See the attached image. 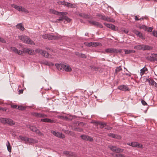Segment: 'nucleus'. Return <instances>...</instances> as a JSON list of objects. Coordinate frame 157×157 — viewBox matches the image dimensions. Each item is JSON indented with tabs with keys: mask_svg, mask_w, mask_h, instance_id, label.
<instances>
[{
	"mask_svg": "<svg viewBox=\"0 0 157 157\" xmlns=\"http://www.w3.org/2000/svg\"><path fill=\"white\" fill-rule=\"evenodd\" d=\"M55 66L56 67L57 69L59 71L62 70H65L66 71H71V69L69 66L63 64H55Z\"/></svg>",
	"mask_w": 157,
	"mask_h": 157,
	"instance_id": "obj_1",
	"label": "nucleus"
},
{
	"mask_svg": "<svg viewBox=\"0 0 157 157\" xmlns=\"http://www.w3.org/2000/svg\"><path fill=\"white\" fill-rule=\"evenodd\" d=\"M19 38L23 43L31 45H35V43L28 36L22 35L19 36Z\"/></svg>",
	"mask_w": 157,
	"mask_h": 157,
	"instance_id": "obj_2",
	"label": "nucleus"
},
{
	"mask_svg": "<svg viewBox=\"0 0 157 157\" xmlns=\"http://www.w3.org/2000/svg\"><path fill=\"white\" fill-rule=\"evenodd\" d=\"M50 11L51 13L55 14L58 15H61L62 16L59 17V19H57V21H62L64 19V15H66L67 13L65 12H59L54 10H51Z\"/></svg>",
	"mask_w": 157,
	"mask_h": 157,
	"instance_id": "obj_3",
	"label": "nucleus"
},
{
	"mask_svg": "<svg viewBox=\"0 0 157 157\" xmlns=\"http://www.w3.org/2000/svg\"><path fill=\"white\" fill-rule=\"evenodd\" d=\"M157 54H151L150 56L148 57V59L152 62L155 61H157Z\"/></svg>",
	"mask_w": 157,
	"mask_h": 157,
	"instance_id": "obj_4",
	"label": "nucleus"
},
{
	"mask_svg": "<svg viewBox=\"0 0 157 157\" xmlns=\"http://www.w3.org/2000/svg\"><path fill=\"white\" fill-rule=\"evenodd\" d=\"M127 144L133 147H138L139 148H142V145L141 144H139L138 143L136 142H132L127 143Z\"/></svg>",
	"mask_w": 157,
	"mask_h": 157,
	"instance_id": "obj_5",
	"label": "nucleus"
},
{
	"mask_svg": "<svg viewBox=\"0 0 157 157\" xmlns=\"http://www.w3.org/2000/svg\"><path fill=\"white\" fill-rule=\"evenodd\" d=\"M89 23L92 24L93 25L96 26L98 27H99L100 28H102L103 27V26L101 24V23L93 21H89Z\"/></svg>",
	"mask_w": 157,
	"mask_h": 157,
	"instance_id": "obj_6",
	"label": "nucleus"
},
{
	"mask_svg": "<svg viewBox=\"0 0 157 157\" xmlns=\"http://www.w3.org/2000/svg\"><path fill=\"white\" fill-rule=\"evenodd\" d=\"M105 51L106 52L110 53H117L118 52H120L118 50L113 48H109L106 49L105 50Z\"/></svg>",
	"mask_w": 157,
	"mask_h": 157,
	"instance_id": "obj_7",
	"label": "nucleus"
},
{
	"mask_svg": "<svg viewBox=\"0 0 157 157\" xmlns=\"http://www.w3.org/2000/svg\"><path fill=\"white\" fill-rule=\"evenodd\" d=\"M11 50L14 52L15 53L19 55H21L23 54V52L22 51H19L15 47H11Z\"/></svg>",
	"mask_w": 157,
	"mask_h": 157,
	"instance_id": "obj_8",
	"label": "nucleus"
},
{
	"mask_svg": "<svg viewBox=\"0 0 157 157\" xmlns=\"http://www.w3.org/2000/svg\"><path fill=\"white\" fill-rule=\"evenodd\" d=\"M133 32V33L135 34L138 36H139L143 40L145 39L143 34L139 31L136 30H134Z\"/></svg>",
	"mask_w": 157,
	"mask_h": 157,
	"instance_id": "obj_9",
	"label": "nucleus"
},
{
	"mask_svg": "<svg viewBox=\"0 0 157 157\" xmlns=\"http://www.w3.org/2000/svg\"><path fill=\"white\" fill-rule=\"evenodd\" d=\"M81 138L83 140H89L90 141H92L93 140V139L90 137L85 135H82L81 136Z\"/></svg>",
	"mask_w": 157,
	"mask_h": 157,
	"instance_id": "obj_10",
	"label": "nucleus"
},
{
	"mask_svg": "<svg viewBox=\"0 0 157 157\" xmlns=\"http://www.w3.org/2000/svg\"><path fill=\"white\" fill-rule=\"evenodd\" d=\"M94 123L97 124V125H99L101 128H105V123L104 122H98L97 121H95Z\"/></svg>",
	"mask_w": 157,
	"mask_h": 157,
	"instance_id": "obj_11",
	"label": "nucleus"
},
{
	"mask_svg": "<svg viewBox=\"0 0 157 157\" xmlns=\"http://www.w3.org/2000/svg\"><path fill=\"white\" fill-rule=\"evenodd\" d=\"M108 136L118 140H120L121 138L120 136L113 133H109L108 134Z\"/></svg>",
	"mask_w": 157,
	"mask_h": 157,
	"instance_id": "obj_12",
	"label": "nucleus"
},
{
	"mask_svg": "<svg viewBox=\"0 0 157 157\" xmlns=\"http://www.w3.org/2000/svg\"><path fill=\"white\" fill-rule=\"evenodd\" d=\"M118 89L120 90L124 91H126L129 90L127 86L125 85H122L118 87Z\"/></svg>",
	"mask_w": 157,
	"mask_h": 157,
	"instance_id": "obj_13",
	"label": "nucleus"
},
{
	"mask_svg": "<svg viewBox=\"0 0 157 157\" xmlns=\"http://www.w3.org/2000/svg\"><path fill=\"white\" fill-rule=\"evenodd\" d=\"M41 121L45 122L54 123L56 121L53 120H51L48 118L41 119Z\"/></svg>",
	"mask_w": 157,
	"mask_h": 157,
	"instance_id": "obj_14",
	"label": "nucleus"
},
{
	"mask_svg": "<svg viewBox=\"0 0 157 157\" xmlns=\"http://www.w3.org/2000/svg\"><path fill=\"white\" fill-rule=\"evenodd\" d=\"M140 71V75L141 76H142L144 74H146V72L147 71L148 69L147 67H144L141 69Z\"/></svg>",
	"mask_w": 157,
	"mask_h": 157,
	"instance_id": "obj_15",
	"label": "nucleus"
},
{
	"mask_svg": "<svg viewBox=\"0 0 157 157\" xmlns=\"http://www.w3.org/2000/svg\"><path fill=\"white\" fill-rule=\"evenodd\" d=\"M147 80L149 82V83L150 85L151 86H155V87H157V84L155 82L154 80L151 79H148Z\"/></svg>",
	"mask_w": 157,
	"mask_h": 157,
	"instance_id": "obj_16",
	"label": "nucleus"
},
{
	"mask_svg": "<svg viewBox=\"0 0 157 157\" xmlns=\"http://www.w3.org/2000/svg\"><path fill=\"white\" fill-rule=\"evenodd\" d=\"M33 115L35 116L38 117H47V116L42 113H35L33 114Z\"/></svg>",
	"mask_w": 157,
	"mask_h": 157,
	"instance_id": "obj_17",
	"label": "nucleus"
},
{
	"mask_svg": "<svg viewBox=\"0 0 157 157\" xmlns=\"http://www.w3.org/2000/svg\"><path fill=\"white\" fill-rule=\"evenodd\" d=\"M153 47L148 45H143V50H150L152 49Z\"/></svg>",
	"mask_w": 157,
	"mask_h": 157,
	"instance_id": "obj_18",
	"label": "nucleus"
},
{
	"mask_svg": "<svg viewBox=\"0 0 157 157\" xmlns=\"http://www.w3.org/2000/svg\"><path fill=\"white\" fill-rule=\"evenodd\" d=\"M16 27L20 30L23 31L25 29V28L22 23L18 24L16 26Z\"/></svg>",
	"mask_w": 157,
	"mask_h": 157,
	"instance_id": "obj_19",
	"label": "nucleus"
},
{
	"mask_svg": "<svg viewBox=\"0 0 157 157\" xmlns=\"http://www.w3.org/2000/svg\"><path fill=\"white\" fill-rule=\"evenodd\" d=\"M35 51L37 53L40 54L42 56H44L45 55V51H43L41 49H36Z\"/></svg>",
	"mask_w": 157,
	"mask_h": 157,
	"instance_id": "obj_20",
	"label": "nucleus"
},
{
	"mask_svg": "<svg viewBox=\"0 0 157 157\" xmlns=\"http://www.w3.org/2000/svg\"><path fill=\"white\" fill-rule=\"evenodd\" d=\"M11 6L13 8H15L17 10L19 11H21L22 9V6H19L17 5H11Z\"/></svg>",
	"mask_w": 157,
	"mask_h": 157,
	"instance_id": "obj_21",
	"label": "nucleus"
},
{
	"mask_svg": "<svg viewBox=\"0 0 157 157\" xmlns=\"http://www.w3.org/2000/svg\"><path fill=\"white\" fill-rule=\"evenodd\" d=\"M24 51L26 53L32 55L33 54L34 51L30 48H25Z\"/></svg>",
	"mask_w": 157,
	"mask_h": 157,
	"instance_id": "obj_22",
	"label": "nucleus"
},
{
	"mask_svg": "<svg viewBox=\"0 0 157 157\" xmlns=\"http://www.w3.org/2000/svg\"><path fill=\"white\" fill-rule=\"evenodd\" d=\"M105 21L113 23L115 21V20L113 18L108 16H106Z\"/></svg>",
	"mask_w": 157,
	"mask_h": 157,
	"instance_id": "obj_23",
	"label": "nucleus"
},
{
	"mask_svg": "<svg viewBox=\"0 0 157 157\" xmlns=\"http://www.w3.org/2000/svg\"><path fill=\"white\" fill-rule=\"evenodd\" d=\"M6 124H7L10 125H12L14 124L12 120L8 118H6Z\"/></svg>",
	"mask_w": 157,
	"mask_h": 157,
	"instance_id": "obj_24",
	"label": "nucleus"
},
{
	"mask_svg": "<svg viewBox=\"0 0 157 157\" xmlns=\"http://www.w3.org/2000/svg\"><path fill=\"white\" fill-rule=\"evenodd\" d=\"M96 16L98 17L99 19L105 21L106 16L105 15L98 14Z\"/></svg>",
	"mask_w": 157,
	"mask_h": 157,
	"instance_id": "obj_25",
	"label": "nucleus"
},
{
	"mask_svg": "<svg viewBox=\"0 0 157 157\" xmlns=\"http://www.w3.org/2000/svg\"><path fill=\"white\" fill-rule=\"evenodd\" d=\"M124 51L125 52V54H130L131 53H134L135 52V50H132L124 49Z\"/></svg>",
	"mask_w": 157,
	"mask_h": 157,
	"instance_id": "obj_26",
	"label": "nucleus"
},
{
	"mask_svg": "<svg viewBox=\"0 0 157 157\" xmlns=\"http://www.w3.org/2000/svg\"><path fill=\"white\" fill-rule=\"evenodd\" d=\"M134 48L136 49L139 50H143V45H140L137 46H135L134 47Z\"/></svg>",
	"mask_w": 157,
	"mask_h": 157,
	"instance_id": "obj_27",
	"label": "nucleus"
},
{
	"mask_svg": "<svg viewBox=\"0 0 157 157\" xmlns=\"http://www.w3.org/2000/svg\"><path fill=\"white\" fill-rule=\"evenodd\" d=\"M79 15L80 17L85 18H88L90 17V16L89 15L83 13H80L79 14Z\"/></svg>",
	"mask_w": 157,
	"mask_h": 157,
	"instance_id": "obj_28",
	"label": "nucleus"
},
{
	"mask_svg": "<svg viewBox=\"0 0 157 157\" xmlns=\"http://www.w3.org/2000/svg\"><path fill=\"white\" fill-rule=\"evenodd\" d=\"M8 151L9 152H11V148L10 144L9 141H7V143L6 144Z\"/></svg>",
	"mask_w": 157,
	"mask_h": 157,
	"instance_id": "obj_29",
	"label": "nucleus"
},
{
	"mask_svg": "<svg viewBox=\"0 0 157 157\" xmlns=\"http://www.w3.org/2000/svg\"><path fill=\"white\" fill-rule=\"evenodd\" d=\"M26 140V143H34L35 141L33 139L31 138H27Z\"/></svg>",
	"mask_w": 157,
	"mask_h": 157,
	"instance_id": "obj_30",
	"label": "nucleus"
},
{
	"mask_svg": "<svg viewBox=\"0 0 157 157\" xmlns=\"http://www.w3.org/2000/svg\"><path fill=\"white\" fill-rule=\"evenodd\" d=\"M109 147L112 151L116 152L117 147L112 145L109 146Z\"/></svg>",
	"mask_w": 157,
	"mask_h": 157,
	"instance_id": "obj_31",
	"label": "nucleus"
},
{
	"mask_svg": "<svg viewBox=\"0 0 157 157\" xmlns=\"http://www.w3.org/2000/svg\"><path fill=\"white\" fill-rule=\"evenodd\" d=\"M101 45V44L99 42H92V46L93 47H95L98 46H100Z\"/></svg>",
	"mask_w": 157,
	"mask_h": 157,
	"instance_id": "obj_32",
	"label": "nucleus"
},
{
	"mask_svg": "<svg viewBox=\"0 0 157 157\" xmlns=\"http://www.w3.org/2000/svg\"><path fill=\"white\" fill-rule=\"evenodd\" d=\"M101 45V44L99 42H92V46L93 47H95L98 46H100Z\"/></svg>",
	"mask_w": 157,
	"mask_h": 157,
	"instance_id": "obj_33",
	"label": "nucleus"
},
{
	"mask_svg": "<svg viewBox=\"0 0 157 157\" xmlns=\"http://www.w3.org/2000/svg\"><path fill=\"white\" fill-rule=\"evenodd\" d=\"M139 28L140 29H143L145 31H147V29H148L147 26L144 25L139 26Z\"/></svg>",
	"mask_w": 157,
	"mask_h": 157,
	"instance_id": "obj_34",
	"label": "nucleus"
},
{
	"mask_svg": "<svg viewBox=\"0 0 157 157\" xmlns=\"http://www.w3.org/2000/svg\"><path fill=\"white\" fill-rule=\"evenodd\" d=\"M27 138V137H26L23 136H19V139H20L24 141L25 142V143H26V140Z\"/></svg>",
	"mask_w": 157,
	"mask_h": 157,
	"instance_id": "obj_35",
	"label": "nucleus"
},
{
	"mask_svg": "<svg viewBox=\"0 0 157 157\" xmlns=\"http://www.w3.org/2000/svg\"><path fill=\"white\" fill-rule=\"evenodd\" d=\"M29 128L31 131L34 132H35L37 129L36 127L34 126H30Z\"/></svg>",
	"mask_w": 157,
	"mask_h": 157,
	"instance_id": "obj_36",
	"label": "nucleus"
},
{
	"mask_svg": "<svg viewBox=\"0 0 157 157\" xmlns=\"http://www.w3.org/2000/svg\"><path fill=\"white\" fill-rule=\"evenodd\" d=\"M7 118H0V122L3 124H6V119Z\"/></svg>",
	"mask_w": 157,
	"mask_h": 157,
	"instance_id": "obj_37",
	"label": "nucleus"
},
{
	"mask_svg": "<svg viewBox=\"0 0 157 157\" xmlns=\"http://www.w3.org/2000/svg\"><path fill=\"white\" fill-rule=\"evenodd\" d=\"M65 6H67V7H74V6H73V5L71 3H68L67 2L66 3V5Z\"/></svg>",
	"mask_w": 157,
	"mask_h": 157,
	"instance_id": "obj_38",
	"label": "nucleus"
},
{
	"mask_svg": "<svg viewBox=\"0 0 157 157\" xmlns=\"http://www.w3.org/2000/svg\"><path fill=\"white\" fill-rule=\"evenodd\" d=\"M55 38V36H54L48 34V39L49 40H52Z\"/></svg>",
	"mask_w": 157,
	"mask_h": 157,
	"instance_id": "obj_39",
	"label": "nucleus"
},
{
	"mask_svg": "<svg viewBox=\"0 0 157 157\" xmlns=\"http://www.w3.org/2000/svg\"><path fill=\"white\" fill-rule=\"evenodd\" d=\"M123 151H124V150L123 149L117 147V149L116 150V152H117V153L122 152H123Z\"/></svg>",
	"mask_w": 157,
	"mask_h": 157,
	"instance_id": "obj_40",
	"label": "nucleus"
},
{
	"mask_svg": "<svg viewBox=\"0 0 157 157\" xmlns=\"http://www.w3.org/2000/svg\"><path fill=\"white\" fill-rule=\"evenodd\" d=\"M52 133L54 135L57 137H58L60 135V132H56L55 131H53Z\"/></svg>",
	"mask_w": 157,
	"mask_h": 157,
	"instance_id": "obj_41",
	"label": "nucleus"
},
{
	"mask_svg": "<svg viewBox=\"0 0 157 157\" xmlns=\"http://www.w3.org/2000/svg\"><path fill=\"white\" fill-rule=\"evenodd\" d=\"M104 24L107 28L110 29L112 24L107 23L106 22L104 23Z\"/></svg>",
	"mask_w": 157,
	"mask_h": 157,
	"instance_id": "obj_42",
	"label": "nucleus"
},
{
	"mask_svg": "<svg viewBox=\"0 0 157 157\" xmlns=\"http://www.w3.org/2000/svg\"><path fill=\"white\" fill-rule=\"evenodd\" d=\"M122 70V68H121V66H119L118 67H117L116 68V69L115 70V72L116 73H117V72H119L120 71H121Z\"/></svg>",
	"mask_w": 157,
	"mask_h": 157,
	"instance_id": "obj_43",
	"label": "nucleus"
},
{
	"mask_svg": "<svg viewBox=\"0 0 157 157\" xmlns=\"http://www.w3.org/2000/svg\"><path fill=\"white\" fill-rule=\"evenodd\" d=\"M21 11L25 13H28L29 12V11L27 9L23 7L22 8Z\"/></svg>",
	"mask_w": 157,
	"mask_h": 157,
	"instance_id": "obj_44",
	"label": "nucleus"
},
{
	"mask_svg": "<svg viewBox=\"0 0 157 157\" xmlns=\"http://www.w3.org/2000/svg\"><path fill=\"white\" fill-rule=\"evenodd\" d=\"M64 19L67 21L68 22H70L71 21V19H70L67 16L65 15H64Z\"/></svg>",
	"mask_w": 157,
	"mask_h": 157,
	"instance_id": "obj_45",
	"label": "nucleus"
},
{
	"mask_svg": "<svg viewBox=\"0 0 157 157\" xmlns=\"http://www.w3.org/2000/svg\"><path fill=\"white\" fill-rule=\"evenodd\" d=\"M74 130L79 132H82L83 131V129L82 128H75L74 129Z\"/></svg>",
	"mask_w": 157,
	"mask_h": 157,
	"instance_id": "obj_46",
	"label": "nucleus"
},
{
	"mask_svg": "<svg viewBox=\"0 0 157 157\" xmlns=\"http://www.w3.org/2000/svg\"><path fill=\"white\" fill-rule=\"evenodd\" d=\"M60 135L58 137L61 138V139H63L65 137V135L62 133L60 132Z\"/></svg>",
	"mask_w": 157,
	"mask_h": 157,
	"instance_id": "obj_47",
	"label": "nucleus"
},
{
	"mask_svg": "<svg viewBox=\"0 0 157 157\" xmlns=\"http://www.w3.org/2000/svg\"><path fill=\"white\" fill-rule=\"evenodd\" d=\"M17 109L19 110H24L25 109V107L22 106H19L18 107Z\"/></svg>",
	"mask_w": 157,
	"mask_h": 157,
	"instance_id": "obj_48",
	"label": "nucleus"
},
{
	"mask_svg": "<svg viewBox=\"0 0 157 157\" xmlns=\"http://www.w3.org/2000/svg\"><path fill=\"white\" fill-rule=\"evenodd\" d=\"M105 129H107V130H111L112 128L111 127L107 125L105 123Z\"/></svg>",
	"mask_w": 157,
	"mask_h": 157,
	"instance_id": "obj_49",
	"label": "nucleus"
},
{
	"mask_svg": "<svg viewBox=\"0 0 157 157\" xmlns=\"http://www.w3.org/2000/svg\"><path fill=\"white\" fill-rule=\"evenodd\" d=\"M116 157H125V156L124 154H117L116 155Z\"/></svg>",
	"mask_w": 157,
	"mask_h": 157,
	"instance_id": "obj_50",
	"label": "nucleus"
},
{
	"mask_svg": "<svg viewBox=\"0 0 157 157\" xmlns=\"http://www.w3.org/2000/svg\"><path fill=\"white\" fill-rule=\"evenodd\" d=\"M66 2H65L64 1H59L58 2V3L59 4H61L62 5H66Z\"/></svg>",
	"mask_w": 157,
	"mask_h": 157,
	"instance_id": "obj_51",
	"label": "nucleus"
},
{
	"mask_svg": "<svg viewBox=\"0 0 157 157\" xmlns=\"http://www.w3.org/2000/svg\"><path fill=\"white\" fill-rule=\"evenodd\" d=\"M91 69L92 70H94L95 71H97L98 69V68L95 66H90Z\"/></svg>",
	"mask_w": 157,
	"mask_h": 157,
	"instance_id": "obj_52",
	"label": "nucleus"
},
{
	"mask_svg": "<svg viewBox=\"0 0 157 157\" xmlns=\"http://www.w3.org/2000/svg\"><path fill=\"white\" fill-rule=\"evenodd\" d=\"M0 42L4 43H6V41L3 38L0 37Z\"/></svg>",
	"mask_w": 157,
	"mask_h": 157,
	"instance_id": "obj_53",
	"label": "nucleus"
},
{
	"mask_svg": "<svg viewBox=\"0 0 157 157\" xmlns=\"http://www.w3.org/2000/svg\"><path fill=\"white\" fill-rule=\"evenodd\" d=\"M45 64L46 65H48V66H53L54 64L51 62H45Z\"/></svg>",
	"mask_w": 157,
	"mask_h": 157,
	"instance_id": "obj_54",
	"label": "nucleus"
},
{
	"mask_svg": "<svg viewBox=\"0 0 157 157\" xmlns=\"http://www.w3.org/2000/svg\"><path fill=\"white\" fill-rule=\"evenodd\" d=\"M35 132L40 136H41L42 135V133L40 131L39 129H37L36 130Z\"/></svg>",
	"mask_w": 157,
	"mask_h": 157,
	"instance_id": "obj_55",
	"label": "nucleus"
},
{
	"mask_svg": "<svg viewBox=\"0 0 157 157\" xmlns=\"http://www.w3.org/2000/svg\"><path fill=\"white\" fill-rule=\"evenodd\" d=\"M63 131L66 134H68V135H69L71 131L68 130H64Z\"/></svg>",
	"mask_w": 157,
	"mask_h": 157,
	"instance_id": "obj_56",
	"label": "nucleus"
},
{
	"mask_svg": "<svg viewBox=\"0 0 157 157\" xmlns=\"http://www.w3.org/2000/svg\"><path fill=\"white\" fill-rule=\"evenodd\" d=\"M42 36L43 38H44L45 39H48V34H45V35H43Z\"/></svg>",
	"mask_w": 157,
	"mask_h": 157,
	"instance_id": "obj_57",
	"label": "nucleus"
},
{
	"mask_svg": "<svg viewBox=\"0 0 157 157\" xmlns=\"http://www.w3.org/2000/svg\"><path fill=\"white\" fill-rule=\"evenodd\" d=\"M80 57L83 58H86V56L85 54L81 53Z\"/></svg>",
	"mask_w": 157,
	"mask_h": 157,
	"instance_id": "obj_58",
	"label": "nucleus"
},
{
	"mask_svg": "<svg viewBox=\"0 0 157 157\" xmlns=\"http://www.w3.org/2000/svg\"><path fill=\"white\" fill-rule=\"evenodd\" d=\"M152 33L154 36L157 37V31H153Z\"/></svg>",
	"mask_w": 157,
	"mask_h": 157,
	"instance_id": "obj_59",
	"label": "nucleus"
},
{
	"mask_svg": "<svg viewBox=\"0 0 157 157\" xmlns=\"http://www.w3.org/2000/svg\"><path fill=\"white\" fill-rule=\"evenodd\" d=\"M153 28L151 27H149L148 28V29H147V30L146 31H148V32H151L152 31L153 29Z\"/></svg>",
	"mask_w": 157,
	"mask_h": 157,
	"instance_id": "obj_60",
	"label": "nucleus"
},
{
	"mask_svg": "<svg viewBox=\"0 0 157 157\" xmlns=\"http://www.w3.org/2000/svg\"><path fill=\"white\" fill-rule=\"evenodd\" d=\"M141 103L142 104L144 105H147V103L144 100H142Z\"/></svg>",
	"mask_w": 157,
	"mask_h": 157,
	"instance_id": "obj_61",
	"label": "nucleus"
},
{
	"mask_svg": "<svg viewBox=\"0 0 157 157\" xmlns=\"http://www.w3.org/2000/svg\"><path fill=\"white\" fill-rule=\"evenodd\" d=\"M85 124V123H83L82 122H80L78 123V125H81L82 126H83Z\"/></svg>",
	"mask_w": 157,
	"mask_h": 157,
	"instance_id": "obj_62",
	"label": "nucleus"
},
{
	"mask_svg": "<svg viewBox=\"0 0 157 157\" xmlns=\"http://www.w3.org/2000/svg\"><path fill=\"white\" fill-rule=\"evenodd\" d=\"M112 30L115 31H117L118 30V28L114 25V27H113V29H112Z\"/></svg>",
	"mask_w": 157,
	"mask_h": 157,
	"instance_id": "obj_63",
	"label": "nucleus"
},
{
	"mask_svg": "<svg viewBox=\"0 0 157 157\" xmlns=\"http://www.w3.org/2000/svg\"><path fill=\"white\" fill-rule=\"evenodd\" d=\"M49 54L48 53V52H47L46 51H45V55L44 56H45V57H48V56H49Z\"/></svg>",
	"mask_w": 157,
	"mask_h": 157,
	"instance_id": "obj_64",
	"label": "nucleus"
}]
</instances>
